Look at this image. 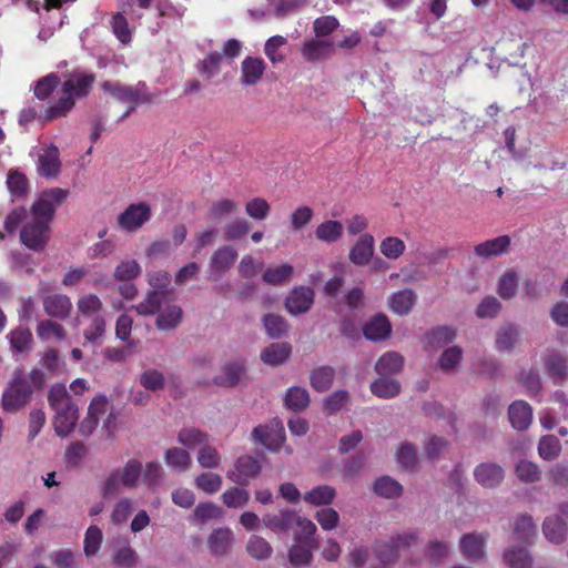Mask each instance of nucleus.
<instances>
[{
	"label": "nucleus",
	"mask_w": 568,
	"mask_h": 568,
	"mask_svg": "<svg viewBox=\"0 0 568 568\" xmlns=\"http://www.w3.org/2000/svg\"><path fill=\"white\" fill-rule=\"evenodd\" d=\"M561 443L555 435H544L538 442V455L544 460H555L561 454Z\"/></svg>",
	"instance_id": "obj_47"
},
{
	"label": "nucleus",
	"mask_w": 568,
	"mask_h": 568,
	"mask_svg": "<svg viewBox=\"0 0 568 568\" xmlns=\"http://www.w3.org/2000/svg\"><path fill=\"white\" fill-rule=\"evenodd\" d=\"M456 337V331L448 326H442L433 329L425 336V345L428 351H437L449 343Z\"/></svg>",
	"instance_id": "obj_35"
},
{
	"label": "nucleus",
	"mask_w": 568,
	"mask_h": 568,
	"mask_svg": "<svg viewBox=\"0 0 568 568\" xmlns=\"http://www.w3.org/2000/svg\"><path fill=\"white\" fill-rule=\"evenodd\" d=\"M292 347L288 343H272L261 352V361L270 366L283 365L291 356Z\"/></svg>",
	"instance_id": "obj_29"
},
{
	"label": "nucleus",
	"mask_w": 568,
	"mask_h": 568,
	"mask_svg": "<svg viewBox=\"0 0 568 568\" xmlns=\"http://www.w3.org/2000/svg\"><path fill=\"white\" fill-rule=\"evenodd\" d=\"M311 403L310 393L305 387H288L284 395V406L292 412H303Z\"/></svg>",
	"instance_id": "obj_34"
},
{
	"label": "nucleus",
	"mask_w": 568,
	"mask_h": 568,
	"mask_svg": "<svg viewBox=\"0 0 568 568\" xmlns=\"http://www.w3.org/2000/svg\"><path fill=\"white\" fill-rule=\"evenodd\" d=\"M336 497V490L329 485H320L306 491L303 496L305 503L312 506H327Z\"/></svg>",
	"instance_id": "obj_40"
},
{
	"label": "nucleus",
	"mask_w": 568,
	"mask_h": 568,
	"mask_svg": "<svg viewBox=\"0 0 568 568\" xmlns=\"http://www.w3.org/2000/svg\"><path fill=\"white\" fill-rule=\"evenodd\" d=\"M140 384L151 392H158L164 388L165 378L163 373L155 368H149L140 375Z\"/></svg>",
	"instance_id": "obj_62"
},
{
	"label": "nucleus",
	"mask_w": 568,
	"mask_h": 568,
	"mask_svg": "<svg viewBox=\"0 0 568 568\" xmlns=\"http://www.w3.org/2000/svg\"><path fill=\"white\" fill-rule=\"evenodd\" d=\"M262 323L265 329V333L271 338H280L287 333L288 325L286 320L277 314H266L262 318Z\"/></svg>",
	"instance_id": "obj_53"
},
{
	"label": "nucleus",
	"mask_w": 568,
	"mask_h": 568,
	"mask_svg": "<svg viewBox=\"0 0 568 568\" xmlns=\"http://www.w3.org/2000/svg\"><path fill=\"white\" fill-rule=\"evenodd\" d=\"M349 400V393L344 389L336 390L323 400V412L333 415L339 412Z\"/></svg>",
	"instance_id": "obj_58"
},
{
	"label": "nucleus",
	"mask_w": 568,
	"mask_h": 568,
	"mask_svg": "<svg viewBox=\"0 0 568 568\" xmlns=\"http://www.w3.org/2000/svg\"><path fill=\"white\" fill-rule=\"evenodd\" d=\"M77 307V323L90 322L89 327L84 329L85 339L91 343L97 342L105 332L102 301L95 294H87L78 300Z\"/></svg>",
	"instance_id": "obj_1"
},
{
	"label": "nucleus",
	"mask_w": 568,
	"mask_h": 568,
	"mask_svg": "<svg viewBox=\"0 0 568 568\" xmlns=\"http://www.w3.org/2000/svg\"><path fill=\"white\" fill-rule=\"evenodd\" d=\"M10 344L18 353L28 352L31 348L32 335L27 328H16L9 334Z\"/></svg>",
	"instance_id": "obj_63"
},
{
	"label": "nucleus",
	"mask_w": 568,
	"mask_h": 568,
	"mask_svg": "<svg viewBox=\"0 0 568 568\" xmlns=\"http://www.w3.org/2000/svg\"><path fill=\"white\" fill-rule=\"evenodd\" d=\"M112 560L119 568H134L139 561V556L132 547L124 546L115 551Z\"/></svg>",
	"instance_id": "obj_64"
},
{
	"label": "nucleus",
	"mask_w": 568,
	"mask_h": 568,
	"mask_svg": "<svg viewBox=\"0 0 568 568\" xmlns=\"http://www.w3.org/2000/svg\"><path fill=\"white\" fill-rule=\"evenodd\" d=\"M151 219V206L145 202L130 204L118 216L120 229L126 232L140 230Z\"/></svg>",
	"instance_id": "obj_8"
},
{
	"label": "nucleus",
	"mask_w": 568,
	"mask_h": 568,
	"mask_svg": "<svg viewBox=\"0 0 568 568\" xmlns=\"http://www.w3.org/2000/svg\"><path fill=\"white\" fill-rule=\"evenodd\" d=\"M49 403L54 410L53 427L60 437H67L71 433V397L64 384L52 386L49 393Z\"/></svg>",
	"instance_id": "obj_5"
},
{
	"label": "nucleus",
	"mask_w": 568,
	"mask_h": 568,
	"mask_svg": "<svg viewBox=\"0 0 568 568\" xmlns=\"http://www.w3.org/2000/svg\"><path fill=\"white\" fill-rule=\"evenodd\" d=\"M404 365V357L397 352H387L375 364L378 375H392L399 373Z\"/></svg>",
	"instance_id": "obj_42"
},
{
	"label": "nucleus",
	"mask_w": 568,
	"mask_h": 568,
	"mask_svg": "<svg viewBox=\"0 0 568 568\" xmlns=\"http://www.w3.org/2000/svg\"><path fill=\"white\" fill-rule=\"evenodd\" d=\"M518 278L517 274L508 271L501 275L498 282V294L504 300L513 298L517 293Z\"/></svg>",
	"instance_id": "obj_61"
},
{
	"label": "nucleus",
	"mask_w": 568,
	"mask_h": 568,
	"mask_svg": "<svg viewBox=\"0 0 568 568\" xmlns=\"http://www.w3.org/2000/svg\"><path fill=\"white\" fill-rule=\"evenodd\" d=\"M223 509L212 501L200 503L193 510L192 520L194 523H206L223 517Z\"/></svg>",
	"instance_id": "obj_54"
},
{
	"label": "nucleus",
	"mask_w": 568,
	"mask_h": 568,
	"mask_svg": "<svg viewBox=\"0 0 568 568\" xmlns=\"http://www.w3.org/2000/svg\"><path fill=\"white\" fill-rule=\"evenodd\" d=\"M568 532V503L558 506V514L547 516L542 523L545 538L555 545L562 544Z\"/></svg>",
	"instance_id": "obj_6"
},
{
	"label": "nucleus",
	"mask_w": 568,
	"mask_h": 568,
	"mask_svg": "<svg viewBox=\"0 0 568 568\" xmlns=\"http://www.w3.org/2000/svg\"><path fill=\"white\" fill-rule=\"evenodd\" d=\"M344 226L339 221L327 220L317 225L315 236L324 243H335L342 239Z\"/></svg>",
	"instance_id": "obj_39"
},
{
	"label": "nucleus",
	"mask_w": 568,
	"mask_h": 568,
	"mask_svg": "<svg viewBox=\"0 0 568 568\" xmlns=\"http://www.w3.org/2000/svg\"><path fill=\"white\" fill-rule=\"evenodd\" d=\"M221 231L225 241H240L251 231V223L243 217H235L225 223Z\"/></svg>",
	"instance_id": "obj_44"
},
{
	"label": "nucleus",
	"mask_w": 568,
	"mask_h": 568,
	"mask_svg": "<svg viewBox=\"0 0 568 568\" xmlns=\"http://www.w3.org/2000/svg\"><path fill=\"white\" fill-rule=\"evenodd\" d=\"M515 475L521 483L532 484L540 480L541 469L531 460L520 459L515 465Z\"/></svg>",
	"instance_id": "obj_51"
},
{
	"label": "nucleus",
	"mask_w": 568,
	"mask_h": 568,
	"mask_svg": "<svg viewBox=\"0 0 568 568\" xmlns=\"http://www.w3.org/2000/svg\"><path fill=\"white\" fill-rule=\"evenodd\" d=\"M155 327L160 332H173L183 322L184 312L178 304H166L156 311Z\"/></svg>",
	"instance_id": "obj_19"
},
{
	"label": "nucleus",
	"mask_w": 568,
	"mask_h": 568,
	"mask_svg": "<svg viewBox=\"0 0 568 568\" xmlns=\"http://www.w3.org/2000/svg\"><path fill=\"white\" fill-rule=\"evenodd\" d=\"M335 51V47L332 42L326 40H310L304 42L302 48V55L307 61H317L327 59Z\"/></svg>",
	"instance_id": "obj_32"
},
{
	"label": "nucleus",
	"mask_w": 568,
	"mask_h": 568,
	"mask_svg": "<svg viewBox=\"0 0 568 568\" xmlns=\"http://www.w3.org/2000/svg\"><path fill=\"white\" fill-rule=\"evenodd\" d=\"M235 538L231 528L219 527L213 529L206 539V546L213 557H227L231 555Z\"/></svg>",
	"instance_id": "obj_15"
},
{
	"label": "nucleus",
	"mask_w": 568,
	"mask_h": 568,
	"mask_svg": "<svg viewBox=\"0 0 568 568\" xmlns=\"http://www.w3.org/2000/svg\"><path fill=\"white\" fill-rule=\"evenodd\" d=\"M416 540L413 532H403L388 540L377 541L375 555L384 564H393L399 557V550L409 547Z\"/></svg>",
	"instance_id": "obj_7"
},
{
	"label": "nucleus",
	"mask_w": 568,
	"mask_h": 568,
	"mask_svg": "<svg viewBox=\"0 0 568 568\" xmlns=\"http://www.w3.org/2000/svg\"><path fill=\"white\" fill-rule=\"evenodd\" d=\"M265 62L260 58L247 57L241 64V83L243 85H254L263 77Z\"/></svg>",
	"instance_id": "obj_30"
},
{
	"label": "nucleus",
	"mask_w": 568,
	"mask_h": 568,
	"mask_svg": "<svg viewBox=\"0 0 568 568\" xmlns=\"http://www.w3.org/2000/svg\"><path fill=\"white\" fill-rule=\"evenodd\" d=\"M463 359V349L459 346H450L444 349L438 358V367L446 374L456 373Z\"/></svg>",
	"instance_id": "obj_46"
},
{
	"label": "nucleus",
	"mask_w": 568,
	"mask_h": 568,
	"mask_svg": "<svg viewBox=\"0 0 568 568\" xmlns=\"http://www.w3.org/2000/svg\"><path fill=\"white\" fill-rule=\"evenodd\" d=\"M122 484L126 488H134L142 473V465L136 459H130L122 469H118Z\"/></svg>",
	"instance_id": "obj_57"
},
{
	"label": "nucleus",
	"mask_w": 568,
	"mask_h": 568,
	"mask_svg": "<svg viewBox=\"0 0 568 568\" xmlns=\"http://www.w3.org/2000/svg\"><path fill=\"white\" fill-rule=\"evenodd\" d=\"M547 374L555 383H561L568 378V357L559 352H549L545 358Z\"/></svg>",
	"instance_id": "obj_26"
},
{
	"label": "nucleus",
	"mask_w": 568,
	"mask_h": 568,
	"mask_svg": "<svg viewBox=\"0 0 568 568\" xmlns=\"http://www.w3.org/2000/svg\"><path fill=\"white\" fill-rule=\"evenodd\" d=\"M31 395L27 382L18 379L12 382L2 395V405L6 410H16L24 406Z\"/></svg>",
	"instance_id": "obj_18"
},
{
	"label": "nucleus",
	"mask_w": 568,
	"mask_h": 568,
	"mask_svg": "<svg viewBox=\"0 0 568 568\" xmlns=\"http://www.w3.org/2000/svg\"><path fill=\"white\" fill-rule=\"evenodd\" d=\"M509 246L510 237L508 235H500L476 245L474 247V253L481 258H493L508 252Z\"/></svg>",
	"instance_id": "obj_27"
},
{
	"label": "nucleus",
	"mask_w": 568,
	"mask_h": 568,
	"mask_svg": "<svg viewBox=\"0 0 568 568\" xmlns=\"http://www.w3.org/2000/svg\"><path fill=\"white\" fill-rule=\"evenodd\" d=\"M390 333L392 325L384 314L375 315L363 327L365 338L372 342L385 341L390 336Z\"/></svg>",
	"instance_id": "obj_25"
},
{
	"label": "nucleus",
	"mask_w": 568,
	"mask_h": 568,
	"mask_svg": "<svg viewBox=\"0 0 568 568\" xmlns=\"http://www.w3.org/2000/svg\"><path fill=\"white\" fill-rule=\"evenodd\" d=\"M237 255V251L232 245H223L216 248L209 262V280H220L234 265Z\"/></svg>",
	"instance_id": "obj_11"
},
{
	"label": "nucleus",
	"mask_w": 568,
	"mask_h": 568,
	"mask_svg": "<svg viewBox=\"0 0 568 568\" xmlns=\"http://www.w3.org/2000/svg\"><path fill=\"white\" fill-rule=\"evenodd\" d=\"M416 301V294L410 288H404L394 293L388 302L389 308L398 314L406 315L410 312Z\"/></svg>",
	"instance_id": "obj_37"
},
{
	"label": "nucleus",
	"mask_w": 568,
	"mask_h": 568,
	"mask_svg": "<svg viewBox=\"0 0 568 568\" xmlns=\"http://www.w3.org/2000/svg\"><path fill=\"white\" fill-rule=\"evenodd\" d=\"M176 440L180 445L187 449L202 447L209 442V435L194 427L182 428L178 433Z\"/></svg>",
	"instance_id": "obj_49"
},
{
	"label": "nucleus",
	"mask_w": 568,
	"mask_h": 568,
	"mask_svg": "<svg viewBox=\"0 0 568 568\" xmlns=\"http://www.w3.org/2000/svg\"><path fill=\"white\" fill-rule=\"evenodd\" d=\"M505 478L504 468L494 462H484L474 469L475 481L484 488L494 489L500 486Z\"/></svg>",
	"instance_id": "obj_16"
},
{
	"label": "nucleus",
	"mask_w": 568,
	"mask_h": 568,
	"mask_svg": "<svg viewBox=\"0 0 568 568\" xmlns=\"http://www.w3.org/2000/svg\"><path fill=\"white\" fill-rule=\"evenodd\" d=\"M315 293L308 286H296L287 294L284 306L293 315L307 313L314 304Z\"/></svg>",
	"instance_id": "obj_14"
},
{
	"label": "nucleus",
	"mask_w": 568,
	"mask_h": 568,
	"mask_svg": "<svg viewBox=\"0 0 568 568\" xmlns=\"http://www.w3.org/2000/svg\"><path fill=\"white\" fill-rule=\"evenodd\" d=\"M335 378V369L332 366L323 365L314 368L310 375L311 386L320 393L328 390Z\"/></svg>",
	"instance_id": "obj_36"
},
{
	"label": "nucleus",
	"mask_w": 568,
	"mask_h": 568,
	"mask_svg": "<svg viewBox=\"0 0 568 568\" xmlns=\"http://www.w3.org/2000/svg\"><path fill=\"white\" fill-rule=\"evenodd\" d=\"M375 251V240L374 236L364 233L362 234L356 243L351 247L348 253L349 261L357 265L363 266L369 263L374 255Z\"/></svg>",
	"instance_id": "obj_20"
},
{
	"label": "nucleus",
	"mask_w": 568,
	"mask_h": 568,
	"mask_svg": "<svg viewBox=\"0 0 568 568\" xmlns=\"http://www.w3.org/2000/svg\"><path fill=\"white\" fill-rule=\"evenodd\" d=\"M171 274L163 270L146 273V281L150 288L145 292L143 300L133 306L135 312L142 316L155 315L169 294Z\"/></svg>",
	"instance_id": "obj_2"
},
{
	"label": "nucleus",
	"mask_w": 568,
	"mask_h": 568,
	"mask_svg": "<svg viewBox=\"0 0 568 568\" xmlns=\"http://www.w3.org/2000/svg\"><path fill=\"white\" fill-rule=\"evenodd\" d=\"M294 273V267L291 264L284 263L278 266L267 267L263 273V281L270 285H282L291 280Z\"/></svg>",
	"instance_id": "obj_50"
},
{
	"label": "nucleus",
	"mask_w": 568,
	"mask_h": 568,
	"mask_svg": "<svg viewBox=\"0 0 568 568\" xmlns=\"http://www.w3.org/2000/svg\"><path fill=\"white\" fill-rule=\"evenodd\" d=\"M508 419L513 428L527 430L532 423V408L525 400H516L508 407Z\"/></svg>",
	"instance_id": "obj_24"
},
{
	"label": "nucleus",
	"mask_w": 568,
	"mask_h": 568,
	"mask_svg": "<svg viewBox=\"0 0 568 568\" xmlns=\"http://www.w3.org/2000/svg\"><path fill=\"white\" fill-rule=\"evenodd\" d=\"M487 535L481 532H469L459 539V549L463 556L473 562L483 561L485 559V546Z\"/></svg>",
	"instance_id": "obj_17"
},
{
	"label": "nucleus",
	"mask_w": 568,
	"mask_h": 568,
	"mask_svg": "<svg viewBox=\"0 0 568 568\" xmlns=\"http://www.w3.org/2000/svg\"><path fill=\"white\" fill-rule=\"evenodd\" d=\"M101 89L116 101L122 103H130V106L120 120L129 116L135 110L138 104L152 101L151 95L145 92L144 83H139L135 87H131L124 85L119 81H104L101 83Z\"/></svg>",
	"instance_id": "obj_4"
},
{
	"label": "nucleus",
	"mask_w": 568,
	"mask_h": 568,
	"mask_svg": "<svg viewBox=\"0 0 568 568\" xmlns=\"http://www.w3.org/2000/svg\"><path fill=\"white\" fill-rule=\"evenodd\" d=\"M371 390L379 398L389 399L400 393V384L396 379L388 378L387 375H381L371 384Z\"/></svg>",
	"instance_id": "obj_41"
},
{
	"label": "nucleus",
	"mask_w": 568,
	"mask_h": 568,
	"mask_svg": "<svg viewBox=\"0 0 568 568\" xmlns=\"http://www.w3.org/2000/svg\"><path fill=\"white\" fill-rule=\"evenodd\" d=\"M237 211V202L231 199H220L211 204L207 216L210 220L220 223Z\"/></svg>",
	"instance_id": "obj_45"
},
{
	"label": "nucleus",
	"mask_w": 568,
	"mask_h": 568,
	"mask_svg": "<svg viewBox=\"0 0 568 568\" xmlns=\"http://www.w3.org/2000/svg\"><path fill=\"white\" fill-rule=\"evenodd\" d=\"M59 151L54 146L41 148L38 152L37 169L40 175L53 178L60 171Z\"/></svg>",
	"instance_id": "obj_23"
},
{
	"label": "nucleus",
	"mask_w": 568,
	"mask_h": 568,
	"mask_svg": "<svg viewBox=\"0 0 568 568\" xmlns=\"http://www.w3.org/2000/svg\"><path fill=\"white\" fill-rule=\"evenodd\" d=\"M296 513L290 509H282L278 514H266L263 516V525L274 532L287 531L294 525Z\"/></svg>",
	"instance_id": "obj_31"
},
{
	"label": "nucleus",
	"mask_w": 568,
	"mask_h": 568,
	"mask_svg": "<svg viewBox=\"0 0 568 568\" xmlns=\"http://www.w3.org/2000/svg\"><path fill=\"white\" fill-rule=\"evenodd\" d=\"M21 242L31 250H40L48 241V223L31 215L21 230Z\"/></svg>",
	"instance_id": "obj_12"
},
{
	"label": "nucleus",
	"mask_w": 568,
	"mask_h": 568,
	"mask_svg": "<svg viewBox=\"0 0 568 568\" xmlns=\"http://www.w3.org/2000/svg\"><path fill=\"white\" fill-rule=\"evenodd\" d=\"M521 329L514 323H505L496 332L495 346L498 352L510 353L520 341Z\"/></svg>",
	"instance_id": "obj_22"
},
{
	"label": "nucleus",
	"mask_w": 568,
	"mask_h": 568,
	"mask_svg": "<svg viewBox=\"0 0 568 568\" xmlns=\"http://www.w3.org/2000/svg\"><path fill=\"white\" fill-rule=\"evenodd\" d=\"M402 486L393 478L384 476L374 484V491L384 498H396L402 494Z\"/></svg>",
	"instance_id": "obj_56"
},
{
	"label": "nucleus",
	"mask_w": 568,
	"mask_h": 568,
	"mask_svg": "<svg viewBox=\"0 0 568 568\" xmlns=\"http://www.w3.org/2000/svg\"><path fill=\"white\" fill-rule=\"evenodd\" d=\"M503 557L510 568H531L532 566L530 552L523 547H508L505 549Z\"/></svg>",
	"instance_id": "obj_43"
},
{
	"label": "nucleus",
	"mask_w": 568,
	"mask_h": 568,
	"mask_svg": "<svg viewBox=\"0 0 568 568\" xmlns=\"http://www.w3.org/2000/svg\"><path fill=\"white\" fill-rule=\"evenodd\" d=\"M261 469L262 466L256 458L244 455L236 459L233 468L226 473V477L239 486H245L261 473Z\"/></svg>",
	"instance_id": "obj_10"
},
{
	"label": "nucleus",
	"mask_w": 568,
	"mask_h": 568,
	"mask_svg": "<svg viewBox=\"0 0 568 568\" xmlns=\"http://www.w3.org/2000/svg\"><path fill=\"white\" fill-rule=\"evenodd\" d=\"M68 193L60 189L43 192L32 206V215L49 223L54 210L67 199Z\"/></svg>",
	"instance_id": "obj_13"
},
{
	"label": "nucleus",
	"mask_w": 568,
	"mask_h": 568,
	"mask_svg": "<svg viewBox=\"0 0 568 568\" xmlns=\"http://www.w3.org/2000/svg\"><path fill=\"white\" fill-rule=\"evenodd\" d=\"M248 556L256 560H267L273 554L270 542L261 536L252 535L245 546Z\"/></svg>",
	"instance_id": "obj_48"
},
{
	"label": "nucleus",
	"mask_w": 568,
	"mask_h": 568,
	"mask_svg": "<svg viewBox=\"0 0 568 568\" xmlns=\"http://www.w3.org/2000/svg\"><path fill=\"white\" fill-rule=\"evenodd\" d=\"M271 211L268 202L260 196L251 199L245 203V213L255 221L265 220Z\"/></svg>",
	"instance_id": "obj_59"
},
{
	"label": "nucleus",
	"mask_w": 568,
	"mask_h": 568,
	"mask_svg": "<svg viewBox=\"0 0 568 568\" xmlns=\"http://www.w3.org/2000/svg\"><path fill=\"white\" fill-rule=\"evenodd\" d=\"M222 483V477L215 473H202L194 479L196 487L209 495L217 493Z\"/></svg>",
	"instance_id": "obj_60"
},
{
	"label": "nucleus",
	"mask_w": 568,
	"mask_h": 568,
	"mask_svg": "<svg viewBox=\"0 0 568 568\" xmlns=\"http://www.w3.org/2000/svg\"><path fill=\"white\" fill-rule=\"evenodd\" d=\"M246 378V364L244 361L226 363L219 375L214 377V383L223 387H234L241 381Z\"/></svg>",
	"instance_id": "obj_21"
},
{
	"label": "nucleus",
	"mask_w": 568,
	"mask_h": 568,
	"mask_svg": "<svg viewBox=\"0 0 568 568\" xmlns=\"http://www.w3.org/2000/svg\"><path fill=\"white\" fill-rule=\"evenodd\" d=\"M221 500L227 508H243L250 501V493L242 487L233 486L221 495Z\"/></svg>",
	"instance_id": "obj_52"
},
{
	"label": "nucleus",
	"mask_w": 568,
	"mask_h": 568,
	"mask_svg": "<svg viewBox=\"0 0 568 568\" xmlns=\"http://www.w3.org/2000/svg\"><path fill=\"white\" fill-rule=\"evenodd\" d=\"M252 437L267 449L278 450L285 440V430L283 424L274 419L266 425L255 427L252 432Z\"/></svg>",
	"instance_id": "obj_9"
},
{
	"label": "nucleus",
	"mask_w": 568,
	"mask_h": 568,
	"mask_svg": "<svg viewBox=\"0 0 568 568\" xmlns=\"http://www.w3.org/2000/svg\"><path fill=\"white\" fill-rule=\"evenodd\" d=\"M164 462L169 468L178 473H185L191 468L192 458L190 453L181 447H172L164 452Z\"/></svg>",
	"instance_id": "obj_33"
},
{
	"label": "nucleus",
	"mask_w": 568,
	"mask_h": 568,
	"mask_svg": "<svg viewBox=\"0 0 568 568\" xmlns=\"http://www.w3.org/2000/svg\"><path fill=\"white\" fill-rule=\"evenodd\" d=\"M106 404L105 396H97L92 399L88 408V415L80 425V433L82 435L89 436L93 433L98 425L99 416L105 412Z\"/></svg>",
	"instance_id": "obj_28"
},
{
	"label": "nucleus",
	"mask_w": 568,
	"mask_h": 568,
	"mask_svg": "<svg viewBox=\"0 0 568 568\" xmlns=\"http://www.w3.org/2000/svg\"><path fill=\"white\" fill-rule=\"evenodd\" d=\"M58 84H62L60 102L48 110V120L65 115L69 112L71 108V79L68 75H64L62 79L58 74L51 73L39 80L34 85V94L43 100Z\"/></svg>",
	"instance_id": "obj_3"
},
{
	"label": "nucleus",
	"mask_w": 568,
	"mask_h": 568,
	"mask_svg": "<svg viewBox=\"0 0 568 568\" xmlns=\"http://www.w3.org/2000/svg\"><path fill=\"white\" fill-rule=\"evenodd\" d=\"M196 459L201 467L213 469L221 465L222 456L214 446L206 442L199 448Z\"/></svg>",
	"instance_id": "obj_55"
},
{
	"label": "nucleus",
	"mask_w": 568,
	"mask_h": 568,
	"mask_svg": "<svg viewBox=\"0 0 568 568\" xmlns=\"http://www.w3.org/2000/svg\"><path fill=\"white\" fill-rule=\"evenodd\" d=\"M514 537L523 542H530L536 536L537 528L529 515H519L515 518L513 524Z\"/></svg>",
	"instance_id": "obj_38"
}]
</instances>
